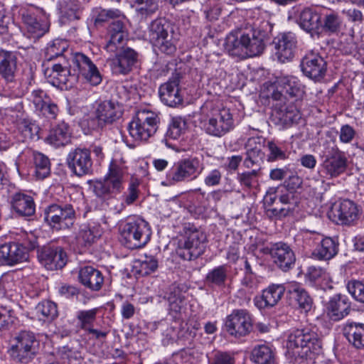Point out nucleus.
Segmentation results:
<instances>
[{"mask_svg": "<svg viewBox=\"0 0 364 364\" xmlns=\"http://www.w3.org/2000/svg\"><path fill=\"white\" fill-rule=\"evenodd\" d=\"M267 32L254 26L247 27L227 36L225 49L230 55L241 59L260 55L264 50Z\"/></svg>", "mask_w": 364, "mask_h": 364, "instance_id": "nucleus-1", "label": "nucleus"}, {"mask_svg": "<svg viewBox=\"0 0 364 364\" xmlns=\"http://www.w3.org/2000/svg\"><path fill=\"white\" fill-rule=\"evenodd\" d=\"M288 355L295 362L311 359L312 355L318 353L321 348V340L314 331L306 327L293 331L287 342Z\"/></svg>", "mask_w": 364, "mask_h": 364, "instance_id": "nucleus-2", "label": "nucleus"}, {"mask_svg": "<svg viewBox=\"0 0 364 364\" xmlns=\"http://www.w3.org/2000/svg\"><path fill=\"white\" fill-rule=\"evenodd\" d=\"M206 242V234L201 228L186 223L180 233L176 253L183 260H195L204 254Z\"/></svg>", "mask_w": 364, "mask_h": 364, "instance_id": "nucleus-3", "label": "nucleus"}, {"mask_svg": "<svg viewBox=\"0 0 364 364\" xmlns=\"http://www.w3.org/2000/svg\"><path fill=\"white\" fill-rule=\"evenodd\" d=\"M151 235L149 223L141 218H129L120 226V242L131 250L143 247Z\"/></svg>", "mask_w": 364, "mask_h": 364, "instance_id": "nucleus-4", "label": "nucleus"}, {"mask_svg": "<svg viewBox=\"0 0 364 364\" xmlns=\"http://www.w3.org/2000/svg\"><path fill=\"white\" fill-rule=\"evenodd\" d=\"M149 38L153 46L166 55H171L176 51L174 26L164 18H157L151 22Z\"/></svg>", "mask_w": 364, "mask_h": 364, "instance_id": "nucleus-5", "label": "nucleus"}, {"mask_svg": "<svg viewBox=\"0 0 364 364\" xmlns=\"http://www.w3.org/2000/svg\"><path fill=\"white\" fill-rule=\"evenodd\" d=\"M203 170L202 161L196 156H190L178 160L166 173L163 185L174 186L196 180Z\"/></svg>", "mask_w": 364, "mask_h": 364, "instance_id": "nucleus-6", "label": "nucleus"}, {"mask_svg": "<svg viewBox=\"0 0 364 364\" xmlns=\"http://www.w3.org/2000/svg\"><path fill=\"white\" fill-rule=\"evenodd\" d=\"M200 124L205 134L217 138L225 136L235 127L232 112L225 107L212 109Z\"/></svg>", "mask_w": 364, "mask_h": 364, "instance_id": "nucleus-7", "label": "nucleus"}, {"mask_svg": "<svg viewBox=\"0 0 364 364\" xmlns=\"http://www.w3.org/2000/svg\"><path fill=\"white\" fill-rule=\"evenodd\" d=\"M44 75L49 82L61 90L73 87L78 81V74L75 68L72 70L70 60L67 57H61L57 63H53L44 69Z\"/></svg>", "mask_w": 364, "mask_h": 364, "instance_id": "nucleus-8", "label": "nucleus"}, {"mask_svg": "<svg viewBox=\"0 0 364 364\" xmlns=\"http://www.w3.org/2000/svg\"><path fill=\"white\" fill-rule=\"evenodd\" d=\"M159 123L160 118L156 112L139 110L129 124V133L135 141H146L156 132Z\"/></svg>", "mask_w": 364, "mask_h": 364, "instance_id": "nucleus-9", "label": "nucleus"}, {"mask_svg": "<svg viewBox=\"0 0 364 364\" xmlns=\"http://www.w3.org/2000/svg\"><path fill=\"white\" fill-rule=\"evenodd\" d=\"M12 342L9 353L15 362L27 364L38 353L39 341L30 331H21L14 337Z\"/></svg>", "mask_w": 364, "mask_h": 364, "instance_id": "nucleus-10", "label": "nucleus"}, {"mask_svg": "<svg viewBox=\"0 0 364 364\" xmlns=\"http://www.w3.org/2000/svg\"><path fill=\"white\" fill-rule=\"evenodd\" d=\"M126 167L112 161L109 165V172L103 181H96L94 192L97 197L106 198L119 193L122 188Z\"/></svg>", "mask_w": 364, "mask_h": 364, "instance_id": "nucleus-11", "label": "nucleus"}, {"mask_svg": "<svg viewBox=\"0 0 364 364\" xmlns=\"http://www.w3.org/2000/svg\"><path fill=\"white\" fill-rule=\"evenodd\" d=\"M44 221L53 229L60 230L70 228L76 214L71 204L53 203L44 210Z\"/></svg>", "mask_w": 364, "mask_h": 364, "instance_id": "nucleus-12", "label": "nucleus"}, {"mask_svg": "<svg viewBox=\"0 0 364 364\" xmlns=\"http://www.w3.org/2000/svg\"><path fill=\"white\" fill-rule=\"evenodd\" d=\"M19 14L30 38H41L48 31V17L42 8L27 5L19 10Z\"/></svg>", "mask_w": 364, "mask_h": 364, "instance_id": "nucleus-13", "label": "nucleus"}, {"mask_svg": "<svg viewBox=\"0 0 364 364\" xmlns=\"http://www.w3.org/2000/svg\"><path fill=\"white\" fill-rule=\"evenodd\" d=\"M224 328L230 336L245 337L252 331L253 316L247 309H235L226 317Z\"/></svg>", "mask_w": 364, "mask_h": 364, "instance_id": "nucleus-14", "label": "nucleus"}, {"mask_svg": "<svg viewBox=\"0 0 364 364\" xmlns=\"http://www.w3.org/2000/svg\"><path fill=\"white\" fill-rule=\"evenodd\" d=\"M124 109L117 101L105 100L100 102L95 110V117L89 122L92 129L102 128L112 124L122 117Z\"/></svg>", "mask_w": 364, "mask_h": 364, "instance_id": "nucleus-15", "label": "nucleus"}, {"mask_svg": "<svg viewBox=\"0 0 364 364\" xmlns=\"http://www.w3.org/2000/svg\"><path fill=\"white\" fill-rule=\"evenodd\" d=\"M275 90L272 93L274 100L282 102L289 97L294 101L301 99L304 94V86L294 76L280 75L274 82Z\"/></svg>", "mask_w": 364, "mask_h": 364, "instance_id": "nucleus-16", "label": "nucleus"}, {"mask_svg": "<svg viewBox=\"0 0 364 364\" xmlns=\"http://www.w3.org/2000/svg\"><path fill=\"white\" fill-rule=\"evenodd\" d=\"M37 247L36 239L26 247L18 242H8L0 246V261L6 265H14L28 259V251Z\"/></svg>", "mask_w": 364, "mask_h": 364, "instance_id": "nucleus-17", "label": "nucleus"}, {"mask_svg": "<svg viewBox=\"0 0 364 364\" xmlns=\"http://www.w3.org/2000/svg\"><path fill=\"white\" fill-rule=\"evenodd\" d=\"M38 259L43 266L52 271L64 267L68 262V255L62 247L48 244L38 250Z\"/></svg>", "mask_w": 364, "mask_h": 364, "instance_id": "nucleus-18", "label": "nucleus"}, {"mask_svg": "<svg viewBox=\"0 0 364 364\" xmlns=\"http://www.w3.org/2000/svg\"><path fill=\"white\" fill-rule=\"evenodd\" d=\"M114 58L108 60L111 71L115 75H127L136 67L139 53L131 48H123Z\"/></svg>", "mask_w": 364, "mask_h": 364, "instance_id": "nucleus-19", "label": "nucleus"}, {"mask_svg": "<svg viewBox=\"0 0 364 364\" xmlns=\"http://www.w3.org/2000/svg\"><path fill=\"white\" fill-rule=\"evenodd\" d=\"M66 162L70 171L77 176L91 174L92 160L90 150L86 148H76L68 154Z\"/></svg>", "mask_w": 364, "mask_h": 364, "instance_id": "nucleus-20", "label": "nucleus"}, {"mask_svg": "<svg viewBox=\"0 0 364 364\" xmlns=\"http://www.w3.org/2000/svg\"><path fill=\"white\" fill-rule=\"evenodd\" d=\"M72 70L75 69L78 76L81 75L92 85H98L102 82V76L93 62L82 53H76L69 59Z\"/></svg>", "mask_w": 364, "mask_h": 364, "instance_id": "nucleus-21", "label": "nucleus"}, {"mask_svg": "<svg viewBox=\"0 0 364 364\" xmlns=\"http://www.w3.org/2000/svg\"><path fill=\"white\" fill-rule=\"evenodd\" d=\"M301 69L304 75L318 82L324 78L327 71V63L318 53H307L301 61Z\"/></svg>", "mask_w": 364, "mask_h": 364, "instance_id": "nucleus-22", "label": "nucleus"}, {"mask_svg": "<svg viewBox=\"0 0 364 364\" xmlns=\"http://www.w3.org/2000/svg\"><path fill=\"white\" fill-rule=\"evenodd\" d=\"M269 253L273 263L282 272H287L294 268L296 256L288 244L283 242L272 244Z\"/></svg>", "mask_w": 364, "mask_h": 364, "instance_id": "nucleus-23", "label": "nucleus"}, {"mask_svg": "<svg viewBox=\"0 0 364 364\" xmlns=\"http://www.w3.org/2000/svg\"><path fill=\"white\" fill-rule=\"evenodd\" d=\"M181 77V74L176 73L159 87V97L164 105L174 107L182 103L183 96L179 88Z\"/></svg>", "mask_w": 364, "mask_h": 364, "instance_id": "nucleus-24", "label": "nucleus"}, {"mask_svg": "<svg viewBox=\"0 0 364 364\" xmlns=\"http://www.w3.org/2000/svg\"><path fill=\"white\" fill-rule=\"evenodd\" d=\"M273 45L278 60L284 63L294 56L297 45L296 36L291 32L280 33L274 38Z\"/></svg>", "mask_w": 364, "mask_h": 364, "instance_id": "nucleus-25", "label": "nucleus"}, {"mask_svg": "<svg viewBox=\"0 0 364 364\" xmlns=\"http://www.w3.org/2000/svg\"><path fill=\"white\" fill-rule=\"evenodd\" d=\"M287 290L291 304L305 313L311 309L313 299L301 284L296 282H290L287 287Z\"/></svg>", "mask_w": 364, "mask_h": 364, "instance_id": "nucleus-26", "label": "nucleus"}, {"mask_svg": "<svg viewBox=\"0 0 364 364\" xmlns=\"http://www.w3.org/2000/svg\"><path fill=\"white\" fill-rule=\"evenodd\" d=\"M322 167L330 178H335L343 173L347 168V158L343 152L333 149L325 156Z\"/></svg>", "mask_w": 364, "mask_h": 364, "instance_id": "nucleus-27", "label": "nucleus"}, {"mask_svg": "<svg viewBox=\"0 0 364 364\" xmlns=\"http://www.w3.org/2000/svg\"><path fill=\"white\" fill-rule=\"evenodd\" d=\"M331 211L333 217L336 218V223L341 225H350L358 216L357 205L348 199L334 203Z\"/></svg>", "mask_w": 364, "mask_h": 364, "instance_id": "nucleus-28", "label": "nucleus"}, {"mask_svg": "<svg viewBox=\"0 0 364 364\" xmlns=\"http://www.w3.org/2000/svg\"><path fill=\"white\" fill-rule=\"evenodd\" d=\"M124 16L115 18L108 28L109 40L106 44L105 49L110 53H115L121 48L124 40L127 38L128 32L122 20Z\"/></svg>", "mask_w": 364, "mask_h": 364, "instance_id": "nucleus-29", "label": "nucleus"}, {"mask_svg": "<svg viewBox=\"0 0 364 364\" xmlns=\"http://www.w3.org/2000/svg\"><path fill=\"white\" fill-rule=\"evenodd\" d=\"M321 15L311 8L304 9L296 17L300 28L311 34V37H319Z\"/></svg>", "mask_w": 364, "mask_h": 364, "instance_id": "nucleus-30", "label": "nucleus"}, {"mask_svg": "<svg viewBox=\"0 0 364 364\" xmlns=\"http://www.w3.org/2000/svg\"><path fill=\"white\" fill-rule=\"evenodd\" d=\"M351 309V304L346 295L335 294L326 305L327 314L333 321H340L347 316Z\"/></svg>", "mask_w": 364, "mask_h": 364, "instance_id": "nucleus-31", "label": "nucleus"}, {"mask_svg": "<svg viewBox=\"0 0 364 364\" xmlns=\"http://www.w3.org/2000/svg\"><path fill=\"white\" fill-rule=\"evenodd\" d=\"M13 210L20 217L28 218L36 212V204L32 196L24 193L17 192L11 197Z\"/></svg>", "mask_w": 364, "mask_h": 364, "instance_id": "nucleus-32", "label": "nucleus"}, {"mask_svg": "<svg viewBox=\"0 0 364 364\" xmlns=\"http://www.w3.org/2000/svg\"><path fill=\"white\" fill-rule=\"evenodd\" d=\"M287 287L283 284H270L262 291L261 297L255 298V304L259 309L274 306L281 300Z\"/></svg>", "mask_w": 364, "mask_h": 364, "instance_id": "nucleus-33", "label": "nucleus"}, {"mask_svg": "<svg viewBox=\"0 0 364 364\" xmlns=\"http://www.w3.org/2000/svg\"><path fill=\"white\" fill-rule=\"evenodd\" d=\"M17 70L16 53L0 49V77L6 82H13L15 81Z\"/></svg>", "mask_w": 364, "mask_h": 364, "instance_id": "nucleus-34", "label": "nucleus"}, {"mask_svg": "<svg viewBox=\"0 0 364 364\" xmlns=\"http://www.w3.org/2000/svg\"><path fill=\"white\" fill-rule=\"evenodd\" d=\"M164 299L168 303L169 314L173 318H179L186 309L185 293L178 287L171 285L164 295Z\"/></svg>", "mask_w": 364, "mask_h": 364, "instance_id": "nucleus-35", "label": "nucleus"}, {"mask_svg": "<svg viewBox=\"0 0 364 364\" xmlns=\"http://www.w3.org/2000/svg\"><path fill=\"white\" fill-rule=\"evenodd\" d=\"M80 282L91 291H99L104 283L102 273L91 266L82 267L79 271Z\"/></svg>", "mask_w": 364, "mask_h": 364, "instance_id": "nucleus-36", "label": "nucleus"}, {"mask_svg": "<svg viewBox=\"0 0 364 364\" xmlns=\"http://www.w3.org/2000/svg\"><path fill=\"white\" fill-rule=\"evenodd\" d=\"M247 152L246 158L243 161V165L247 168H251L254 166L259 167L264 157V153L261 149V138H250L246 144Z\"/></svg>", "mask_w": 364, "mask_h": 364, "instance_id": "nucleus-37", "label": "nucleus"}, {"mask_svg": "<svg viewBox=\"0 0 364 364\" xmlns=\"http://www.w3.org/2000/svg\"><path fill=\"white\" fill-rule=\"evenodd\" d=\"M71 132L68 124L62 121L53 126L46 139V141L55 146L60 147L68 144L70 141Z\"/></svg>", "mask_w": 364, "mask_h": 364, "instance_id": "nucleus-38", "label": "nucleus"}, {"mask_svg": "<svg viewBox=\"0 0 364 364\" xmlns=\"http://www.w3.org/2000/svg\"><path fill=\"white\" fill-rule=\"evenodd\" d=\"M343 335L353 348L364 349V323L347 322L343 327Z\"/></svg>", "mask_w": 364, "mask_h": 364, "instance_id": "nucleus-39", "label": "nucleus"}, {"mask_svg": "<svg viewBox=\"0 0 364 364\" xmlns=\"http://www.w3.org/2000/svg\"><path fill=\"white\" fill-rule=\"evenodd\" d=\"M80 3L77 0H59L57 9L59 14V21L61 24L80 18Z\"/></svg>", "mask_w": 364, "mask_h": 364, "instance_id": "nucleus-40", "label": "nucleus"}, {"mask_svg": "<svg viewBox=\"0 0 364 364\" xmlns=\"http://www.w3.org/2000/svg\"><path fill=\"white\" fill-rule=\"evenodd\" d=\"M78 345H66L60 347L55 354V358L61 360L62 364H80L83 359Z\"/></svg>", "mask_w": 364, "mask_h": 364, "instance_id": "nucleus-41", "label": "nucleus"}, {"mask_svg": "<svg viewBox=\"0 0 364 364\" xmlns=\"http://www.w3.org/2000/svg\"><path fill=\"white\" fill-rule=\"evenodd\" d=\"M251 360L256 364H275V352L267 344L256 345L251 352Z\"/></svg>", "mask_w": 364, "mask_h": 364, "instance_id": "nucleus-42", "label": "nucleus"}, {"mask_svg": "<svg viewBox=\"0 0 364 364\" xmlns=\"http://www.w3.org/2000/svg\"><path fill=\"white\" fill-rule=\"evenodd\" d=\"M338 251V245L331 237L323 238L314 255L319 259L328 260L335 257Z\"/></svg>", "mask_w": 364, "mask_h": 364, "instance_id": "nucleus-43", "label": "nucleus"}, {"mask_svg": "<svg viewBox=\"0 0 364 364\" xmlns=\"http://www.w3.org/2000/svg\"><path fill=\"white\" fill-rule=\"evenodd\" d=\"M342 25V19L338 13L330 11L321 18L320 33L324 32L328 34L338 33Z\"/></svg>", "mask_w": 364, "mask_h": 364, "instance_id": "nucleus-44", "label": "nucleus"}, {"mask_svg": "<svg viewBox=\"0 0 364 364\" xmlns=\"http://www.w3.org/2000/svg\"><path fill=\"white\" fill-rule=\"evenodd\" d=\"M33 161L35 167V176L38 179H44L50 173V163L45 154L33 151Z\"/></svg>", "mask_w": 364, "mask_h": 364, "instance_id": "nucleus-45", "label": "nucleus"}, {"mask_svg": "<svg viewBox=\"0 0 364 364\" xmlns=\"http://www.w3.org/2000/svg\"><path fill=\"white\" fill-rule=\"evenodd\" d=\"M68 48V45L65 41H53L46 49L45 60L48 63L55 60H58V62L61 57H66L64 53L67 51Z\"/></svg>", "mask_w": 364, "mask_h": 364, "instance_id": "nucleus-46", "label": "nucleus"}, {"mask_svg": "<svg viewBox=\"0 0 364 364\" xmlns=\"http://www.w3.org/2000/svg\"><path fill=\"white\" fill-rule=\"evenodd\" d=\"M228 267L220 265L208 272L205 277V282L208 285L223 287L228 278Z\"/></svg>", "mask_w": 364, "mask_h": 364, "instance_id": "nucleus-47", "label": "nucleus"}, {"mask_svg": "<svg viewBox=\"0 0 364 364\" xmlns=\"http://www.w3.org/2000/svg\"><path fill=\"white\" fill-rule=\"evenodd\" d=\"M266 147L268 151L267 161L268 162H274L283 161L288 158L287 149L281 143L274 141H267Z\"/></svg>", "mask_w": 364, "mask_h": 364, "instance_id": "nucleus-48", "label": "nucleus"}, {"mask_svg": "<svg viewBox=\"0 0 364 364\" xmlns=\"http://www.w3.org/2000/svg\"><path fill=\"white\" fill-rule=\"evenodd\" d=\"M301 118V113L296 106L291 104L284 109L281 108L279 113L280 122L285 126L289 127L294 123H297Z\"/></svg>", "mask_w": 364, "mask_h": 364, "instance_id": "nucleus-49", "label": "nucleus"}, {"mask_svg": "<svg viewBox=\"0 0 364 364\" xmlns=\"http://www.w3.org/2000/svg\"><path fill=\"white\" fill-rule=\"evenodd\" d=\"M36 314L41 316V320L52 321L58 316L56 304L51 301H43L36 307Z\"/></svg>", "mask_w": 364, "mask_h": 364, "instance_id": "nucleus-50", "label": "nucleus"}, {"mask_svg": "<svg viewBox=\"0 0 364 364\" xmlns=\"http://www.w3.org/2000/svg\"><path fill=\"white\" fill-rule=\"evenodd\" d=\"M159 0H135L134 6L141 18L153 15L159 9Z\"/></svg>", "mask_w": 364, "mask_h": 364, "instance_id": "nucleus-51", "label": "nucleus"}, {"mask_svg": "<svg viewBox=\"0 0 364 364\" xmlns=\"http://www.w3.org/2000/svg\"><path fill=\"white\" fill-rule=\"evenodd\" d=\"M97 312L98 309L97 308L79 311L76 316L78 326L85 331L92 327L93 323L96 320Z\"/></svg>", "mask_w": 364, "mask_h": 364, "instance_id": "nucleus-52", "label": "nucleus"}, {"mask_svg": "<svg viewBox=\"0 0 364 364\" xmlns=\"http://www.w3.org/2000/svg\"><path fill=\"white\" fill-rule=\"evenodd\" d=\"M259 176V168L252 169L250 171L239 173L237 179L242 186L250 189L257 186Z\"/></svg>", "mask_w": 364, "mask_h": 364, "instance_id": "nucleus-53", "label": "nucleus"}, {"mask_svg": "<svg viewBox=\"0 0 364 364\" xmlns=\"http://www.w3.org/2000/svg\"><path fill=\"white\" fill-rule=\"evenodd\" d=\"M139 272L142 275H149L155 272L159 267V260L153 255H144V259H139Z\"/></svg>", "mask_w": 364, "mask_h": 364, "instance_id": "nucleus-54", "label": "nucleus"}, {"mask_svg": "<svg viewBox=\"0 0 364 364\" xmlns=\"http://www.w3.org/2000/svg\"><path fill=\"white\" fill-rule=\"evenodd\" d=\"M328 277L326 269L320 267L311 266L307 269L305 274L306 280L313 284H318Z\"/></svg>", "mask_w": 364, "mask_h": 364, "instance_id": "nucleus-55", "label": "nucleus"}, {"mask_svg": "<svg viewBox=\"0 0 364 364\" xmlns=\"http://www.w3.org/2000/svg\"><path fill=\"white\" fill-rule=\"evenodd\" d=\"M186 122L181 118H173L166 132L169 139H178L185 130Z\"/></svg>", "mask_w": 364, "mask_h": 364, "instance_id": "nucleus-56", "label": "nucleus"}, {"mask_svg": "<svg viewBox=\"0 0 364 364\" xmlns=\"http://www.w3.org/2000/svg\"><path fill=\"white\" fill-rule=\"evenodd\" d=\"M97 235L89 227H82L77 236V241L79 245L87 247L91 245L97 237Z\"/></svg>", "mask_w": 364, "mask_h": 364, "instance_id": "nucleus-57", "label": "nucleus"}, {"mask_svg": "<svg viewBox=\"0 0 364 364\" xmlns=\"http://www.w3.org/2000/svg\"><path fill=\"white\" fill-rule=\"evenodd\" d=\"M18 130L23 138V141H28L34 139L38 133V128L34 124L22 121L18 125Z\"/></svg>", "mask_w": 364, "mask_h": 364, "instance_id": "nucleus-58", "label": "nucleus"}, {"mask_svg": "<svg viewBox=\"0 0 364 364\" xmlns=\"http://www.w3.org/2000/svg\"><path fill=\"white\" fill-rule=\"evenodd\" d=\"M347 289L356 301L364 303V282L355 280L349 282Z\"/></svg>", "mask_w": 364, "mask_h": 364, "instance_id": "nucleus-59", "label": "nucleus"}, {"mask_svg": "<svg viewBox=\"0 0 364 364\" xmlns=\"http://www.w3.org/2000/svg\"><path fill=\"white\" fill-rule=\"evenodd\" d=\"M50 99L47 93L41 89L33 90L29 96V100L34 105L36 111L42 108V106Z\"/></svg>", "mask_w": 364, "mask_h": 364, "instance_id": "nucleus-60", "label": "nucleus"}, {"mask_svg": "<svg viewBox=\"0 0 364 364\" xmlns=\"http://www.w3.org/2000/svg\"><path fill=\"white\" fill-rule=\"evenodd\" d=\"M122 16L121 11L118 9H102L97 14L95 18V24L108 21L110 19L114 20Z\"/></svg>", "mask_w": 364, "mask_h": 364, "instance_id": "nucleus-61", "label": "nucleus"}, {"mask_svg": "<svg viewBox=\"0 0 364 364\" xmlns=\"http://www.w3.org/2000/svg\"><path fill=\"white\" fill-rule=\"evenodd\" d=\"M223 172L220 168H214L208 171L203 179V183L208 187L217 186L220 184Z\"/></svg>", "mask_w": 364, "mask_h": 364, "instance_id": "nucleus-62", "label": "nucleus"}, {"mask_svg": "<svg viewBox=\"0 0 364 364\" xmlns=\"http://www.w3.org/2000/svg\"><path fill=\"white\" fill-rule=\"evenodd\" d=\"M58 111L57 105L50 99L42 106V108H40L36 112L48 119H54L56 118Z\"/></svg>", "mask_w": 364, "mask_h": 364, "instance_id": "nucleus-63", "label": "nucleus"}, {"mask_svg": "<svg viewBox=\"0 0 364 364\" xmlns=\"http://www.w3.org/2000/svg\"><path fill=\"white\" fill-rule=\"evenodd\" d=\"M294 212V207H275L268 208L265 213L268 218L282 219Z\"/></svg>", "mask_w": 364, "mask_h": 364, "instance_id": "nucleus-64", "label": "nucleus"}]
</instances>
